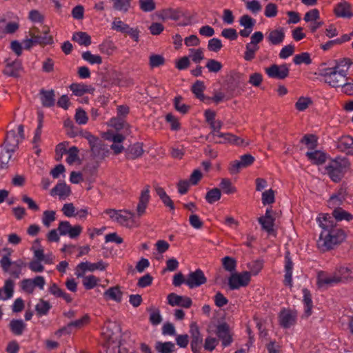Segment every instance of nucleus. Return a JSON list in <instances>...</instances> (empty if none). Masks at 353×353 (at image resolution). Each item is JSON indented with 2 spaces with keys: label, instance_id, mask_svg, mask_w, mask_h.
<instances>
[{
  "label": "nucleus",
  "instance_id": "nucleus-42",
  "mask_svg": "<svg viewBox=\"0 0 353 353\" xmlns=\"http://www.w3.org/2000/svg\"><path fill=\"white\" fill-rule=\"evenodd\" d=\"M183 98L181 96H177L174 99V106L176 110L180 113L185 114L188 112L190 109V106L185 103H182L181 101Z\"/></svg>",
  "mask_w": 353,
  "mask_h": 353
},
{
  "label": "nucleus",
  "instance_id": "nucleus-57",
  "mask_svg": "<svg viewBox=\"0 0 353 353\" xmlns=\"http://www.w3.org/2000/svg\"><path fill=\"white\" fill-rule=\"evenodd\" d=\"M222 47L221 41L217 38H213L208 41V48L210 51L217 52Z\"/></svg>",
  "mask_w": 353,
  "mask_h": 353
},
{
  "label": "nucleus",
  "instance_id": "nucleus-28",
  "mask_svg": "<svg viewBox=\"0 0 353 353\" xmlns=\"http://www.w3.org/2000/svg\"><path fill=\"white\" fill-rule=\"evenodd\" d=\"M123 293L120 290V288L119 286H114L110 288L104 292V296L106 299H109L116 302H121L122 299Z\"/></svg>",
  "mask_w": 353,
  "mask_h": 353
},
{
  "label": "nucleus",
  "instance_id": "nucleus-17",
  "mask_svg": "<svg viewBox=\"0 0 353 353\" xmlns=\"http://www.w3.org/2000/svg\"><path fill=\"white\" fill-rule=\"evenodd\" d=\"M334 12L338 17L350 19L353 17L351 4L347 1H343L338 3L334 8Z\"/></svg>",
  "mask_w": 353,
  "mask_h": 353
},
{
  "label": "nucleus",
  "instance_id": "nucleus-45",
  "mask_svg": "<svg viewBox=\"0 0 353 353\" xmlns=\"http://www.w3.org/2000/svg\"><path fill=\"white\" fill-rule=\"evenodd\" d=\"M223 268L228 272H232L236 270V261L230 256H225L222 259Z\"/></svg>",
  "mask_w": 353,
  "mask_h": 353
},
{
  "label": "nucleus",
  "instance_id": "nucleus-34",
  "mask_svg": "<svg viewBox=\"0 0 353 353\" xmlns=\"http://www.w3.org/2000/svg\"><path fill=\"white\" fill-rule=\"evenodd\" d=\"M113 3V8L115 10L127 12L131 6V0H110Z\"/></svg>",
  "mask_w": 353,
  "mask_h": 353
},
{
  "label": "nucleus",
  "instance_id": "nucleus-52",
  "mask_svg": "<svg viewBox=\"0 0 353 353\" xmlns=\"http://www.w3.org/2000/svg\"><path fill=\"white\" fill-rule=\"evenodd\" d=\"M205 67L210 72L216 73L221 70L223 65L220 61L211 59L208 61Z\"/></svg>",
  "mask_w": 353,
  "mask_h": 353
},
{
  "label": "nucleus",
  "instance_id": "nucleus-27",
  "mask_svg": "<svg viewBox=\"0 0 353 353\" xmlns=\"http://www.w3.org/2000/svg\"><path fill=\"white\" fill-rule=\"evenodd\" d=\"M334 218L333 216L329 214H321V216L317 219V221L319 223V225L324 230L331 229L334 228L336 224L334 223Z\"/></svg>",
  "mask_w": 353,
  "mask_h": 353
},
{
  "label": "nucleus",
  "instance_id": "nucleus-21",
  "mask_svg": "<svg viewBox=\"0 0 353 353\" xmlns=\"http://www.w3.org/2000/svg\"><path fill=\"white\" fill-rule=\"evenodd\" d=\"M70 193V188L65 182L58 183L50 192L52 196L58 195L60 199H65Z\"/></svg>",
  "mask_w": 353,
  "mask_h": 353
},
{
  "label": "nucleus",
  "instance_id": "nucleus-47",
  "mask_svg": "<svg viewBox=\"0 0 353 353\" xmlns=\"http://www.w3.org/2000/svg\"><path fill=\"white\" fill-rule=\"evenodd\" d=\"M165 63V59L162 55L153 54L150 56L149 64L152 68L159 67Z\"/></svg>",
  "mask_w": 353,
  "mask_h": 353
},
{
  "label": "nucleus",
  "instance_id": "nucleus-49",
  "mask_svg": "<svg viewBox=\"0 0 353 353\" xmlns=\"http://www.w3.org/2000/svg\"><path fill=\"white\" fill-rule=\"evenodd\" d=\"M256 23L255 19L252 18L248 14L243 15L239 19V24L241 26H243L244 28L246 29H252L254 28Z\"/></svg>",
  "mask_w": 353,
  "mask_h": 353
},
{
  "label": "nucleus",
  "instance_id": "nucleus-59",
  "mask_svg": "<svg viewBox=\"0 0 353 353\" xmlns=\"http://www.w3.org/2000/svg\"><path fill=\"white\" fill-rule=\"evenodd\" d=\"M139 3L140 8L143 12H151L156 8L155 3L153 0H139Z\"/></svg>",
  "mask_w": 353,
  "mask_h": 353
},
{
  "label": "nucleus",
  "instance_id": "nucleus-55",
  "mask_svg": "<svg viewBox=\"0 0 353 353\" xmlns=\"http://www.w3.org/2000/svg\"><path fill=\"white\" fill-rule=\"evenodd\" d=\"M55 212L52 210H46L43 212L42 222L46 227H49L50 223L55 220Z\"/></svg>",
  "mask_w": 353,
  "mask_h": 353
},
{
  "label": "nucleus",
  "instance_id": "nucleus-29",
  "mask_svg": "<svg viewBox=\"0 0 353 353\" xmlns=\"http://www.w3.org/2000/svg\"><path fill=\"white\" fill-rule=\"evenodd\" d=\"M302 291L303 294V303L305 305L304 315L305 317H308L312 314V309L313 307L312 295L310 292L306 288L303 289Z\"/></svg>",
  "mask_w": 353,
  "mask_h": 353
},
{
  "label": "nucleus",
  "instance_id": "nucleus-14",
  "mask_svg": "<svg viewBox=\"0 0 353 353\" xmlns=\"http://www.w3.org/2000/svg\"><path fill=\"white\" fill-rule=\"evenodd\" d=\"M19 141V139L17 136L15 131L12 130L7 132L3 146L7 153H13L18 148Z\"/></svg>",
  "mask_w": 353,
  "mask_h": 353
},
{
  "label": "nucleus",
  "instance_id": "nucleus-31",
  "mask_svg": "<svg viewBox=\"0 0 353 353\" xmlns=\"http://www.w3.org/2000/svg\"><path fill=\"white\" fill-rule=\"evenodd\" d=\"M306 156L311 161L318 165L323 164L326 160L325 154L319 150L307 152Z\"/></svg>",
  "mask_w": 353,
  "mask_h": 353
},
{
  "label": "nucleus",
  "instance_id": "nucleus-44",
  "mask_svg": "<svg viewBox=\"0 0 353 353\" xmlns=\"http://www.w3.org/2000/svg\"><path fill=\"white\" fill-rule=\"evenodd\" d=\"M129 27V25L123 22L119 18L116 17L112 23L111 28L117 32L125 34Z\"/></svg>",
  "mask_w": 353,
  "mask_h": 353
},
{
  "label": "nucleus",
  "instance_id": "nucleus-32",
  "mask_svg": "<svg viewBox=\"0 0 353 353\" xmlns=\"http://www.w3.org/2000/svg\"><path fill=\"white\" fill-rule=\"evenodd\" d=\"M332 216L334 218V220L336 221H341L343 220H346L347 221H351L353 219V216L341 208H336L332 212Z\"/></svg>",
  "mask_w": 353,
  "mask_h": 353
},
{
  "label": "nucleus",
  "instance_id": "nucleus-6",
  "mask_svg": "<svg viewBox=\"0 0 353 353\" xmlns=\"http://www.w3.org/2000/svg\"><path fill=\"white\" fill-rule=\"evenodd\" d=\"M190 334L191 339V350L193 353H201L203 348V340L199 326L196 322H192L190 325Z\"/></svg>",
  "mask_w": 353,
  "mask_h": 353
},
{
  "label": "nucleus",
  "instance_id": "nucleus-60",
  "mask_svg": "<svg viewBox=\"0 0 353 353\" xmlns=\"http://www.w3.org/2000/svg\"><path fill=\"white\" fill-rule=\"evenodd\" d=\"M191 54L189 55L192 60L196 63H199L204 59L203 50L201 48L199 49H190Z\"/></svg>",
  "mask_w": 353,
  "mask_h": 353
},
{
  "label": "nucleus",
  "instance_id": "nucleus-2",
  "mask_svg": "<svg viewBox=\"0 0 353 353\" xmlns=\"http://www.w3.org/2000/svg\"><path fill=\"white\" fill-rule=\"evenodd\" d=\"M150 199V186L146 185L141 191L139 196V203L137 207V214L130 210H125L123 212L129 214L130 216L128 218L126 216L119 214V216H117V221L121 225H126L127 221L129 220L132 222H134V218L136 216L141 217L145 213V209L148 207Z\"/></svg>",
  "mask_w": 353,
  "mask_h": 353
},
{
  "label": "nucleus",
  "instance_id": "nucleus-11",
  "mask_svg": "<svg viewBox=\"0 0 353 353\" xmlns=\"http://www.w3.org/2000/svg\"><path fill=\"white\" fill-rule=\"evenodd\" d=\"M206 282L207 278L201 269H196L195 271L190 272L186 278V285L190 289L199 287Z\"/></svg>",
  "mask_w": 353,
  "mask_h": 353
},
{
  "label": "nucleus",
  "instance_id": "nucleus-25",
  "mask_svg": "<svg viewBox=\"0 0 353 353\" xmlns=\"http://www.w3.org/2000/svg\"><path fill=\"white\" fill-rule=\"evenodd\" d=\"M14 281L11 279H7L3 288H0V300H6L10 299L14 292Z\"/></svg>",
  "mask_w": 353,
  "mask_h": 353
},
{
  "label": "nucleus",
  "instance_id": "nucleus-40",
  "mask_svg": "<svg viewBox=\"0 0 353 353\" xmlns=\"http://www.w3.org/2000/svg\"><path fill=\"white\" fill-rule=\"evenodd\" d=\"M274 221L275 219H258V221L261 225L262 229L268 234H272L274 232Z\"/></svg>",
  "mask_w": 353,
  "mask_h": 353
},
{
  "label": "nucleus",
  "instance_id": "nucleus-48",
  "mask_svg": "<svg viewBox=\"0 0 353 353\" xmlns=\"http://www.w3.org/2000/svg\"><path fill=\"white\" fill-rule=\"evenodd\" d=\"M82 58L91 64H101L102 58L99 55L92 54L90 51L83 52Z\"/></svg>",
  "mask_w": 353,
  "mask_h": 353
},
{
  "label": "nucleus",
  "instance_id": "nucleus-23",
  "mask_svg": "<svg viewBox=\"0 0 353 353\" xmlns=\"http://www.w3.org/2000/svg\"><path fill=\"white\" fill-rule=\"evenodd\" d=\"M143 153L142 143H136L130 145L125 150V156L127 159H135L140 157Z\"/></svg>",
  "mask_w": 353,
  "mask_h": 353
},
{
  "label": "nucleus",
  "instance_id": "nucleus-35",
  "mask_svg": "<svg viewBox=\"0 0 353 353\" xmlns=\"http://www.w3.org/2000/svg\"><path fill=\"white\" fill-rule=\"evenodd\" d=\"M100 142L101 141L97 139L96 141H93L92 143L89 144L92 154L94 157L101 158L104 156V150Z\"/></svg>",
  "mask_w": 353,
  "mask_h": 353
},
{
  "label": "nucleus",
  "instance_id": "nucleus-20",
  "mask_svg": "<svg viewBox=\"0 0 353 353\" xmlns=\"http://www.w3.org/2000/svg\"><path fill=\"white\" fill-rule=\"evenodd\" d=\"M22 70L21 62L19 60H15L10 63H7L3 72L5 75L12 77H19V72Z\"/></svg>",
  "mask_w": 353,
  "mask_h": 353
},
{
  "label": "nucleus",
  "instance_id": "nucleus-9",
  "mask_svg": "<svg viewBox=\"0 0 353 353\" xmlns=\"http://www.w3.org/2000/svg\"><path fill=\"white\" fill-rule=\"evenodd\" d=\"M334 67L331 75H329L328 79L325 80V82L332 88H339L345 83V81H348L349 78L347 77V70L341 69V70H336Z\"/></svg>",
  "mask_w": 353,
  "mask_h": 353
},
{
  "label": "nucleus",
  "instance_id": "nucleus-61",
  "mask_svg": "<svg viewBox=\"0 0 353 353\" xmlns=\"http://www.w3.org/2000/svg\"><path fill=\"white\" fill-rule=\"evenodd\" d=\"M274 192L272 189L265 191L262 194V203L263 205L274 203Z\"/></svg>",
  "mask_w": 353,
  "mask_h": 353
},
{
  "label": "nucleus",
  "instance_id": "nucleus-50",
  "mask_svg": "<svg viewBox=\"0 0 353 353\" xmlns=\"http://www.w3.org/2000/svg\"><path fill=\"white\" fill-rule=\"evenodd\" d=\"M181 12L179 10H173V9H166L163 10L161 14V17L163 19H173L178 20L180 17Z\"/></svg>",
  "mask_w": 353,
  "mask_h": 353
},
{
  "label": "nucleus",
  "instance_id": "nucleus-26",
  "mask_svg": "<svg viewBox=\"0 0 353 353\" xmlns=\"http://www.w3.org/2000/svg\"><path fill=\"white\" fill-rule=\"evenodd\" d=\"M205 89L204 83L201 81H196L192 86L191 90L195 94L196 97L201 101L205 102V100H210V97H205L203 92Z\"/></svg>",
  "mask_w": 353,
  "mask_h": 353
},
{
  "label": "nucleus",
  "instance_id": "nucleus-43",
  "mask_svg": "<svg viewBox=\"0 0 353 353\" xmlns=\"http://www.w3.org/2000/svg\"><path fill=\"white\" fill-rule=\"evenodd\" d=\"M70 90L74 95L81 97L89 92L88 86L81 83H72L70 85Z\"/></svg>",
  "mask_w": 353,
  "mask_h": 353
},
{
  "label": "nucleus",
  "instance_id": "nucleus-30",
  "mask_svg": "<svg viewBox=\"0 0 353 353\" xmlns=\"http://www.w3.org/2000/svg\"><path fill=\"white\" fill-rule=\"evenodd\" d=\"M72 40L81 46H88L91 44V37L86 32H77L72 35Z\"/></svg>",
  "mask_w": 353,
  "mask_h": 353
},
{
  "label": "nucleus",
  "instance_id": "nucleus-58",
  "mask_svg": "<svg viewBox=\"0 0 353 353\" xmlns=\"http://www.w3.org/2000/svg\"><path fill=\"white\" fill-rule=\"evenodd\" d=\"M74 119L79 125L85 124L88 120L86 112L81 108L77 109Z\"/></svg>",
  "mask_w": 353,
  "mask_h": 353
},
{
  "label": "nucleus",
  "instance_id": "nucleus-12",
  "mask_svg": "<svg viewBox=\"0 0 353 353\" xmlns=\"http://www.w3.org/2000/svg\"><path fill=\"white\" fill-rule=\"evenodd\" d=\"M340 283V278L335 272L332 274L325 272H319L317 276V284L319 288H328Z\"/></svg>",
  "mask_w": 353,
  "mask_h": 353
},
{
  "label": "nucleus",
  "instance_id": "nucleus-13",
  "mask_svg": "<svg viewBox=\"0 0 353 353\" xmlns=\"http://www.w3.org/2000/svg\"><path fill=\"white\" fill-rule=\"evenodd\" d=\"M168 303L171 306H180L184 308H190L192 305V299L188 296L170 293L167 297Z\"/></svg>",
  "mask_w": 353,
  "mask_h": 353
},
{
  "label": "nucleus",
  "instance_id": "nucleus-19",
  "mask_svg": "<svg viewBox=\"0 0 353 353\" xmlns=\"http://www.w3.org/2000/svg\"><path fill=\"white\" fill-rule=\"evenodd\" d=\"M296 316L290 310H283L279 315V321L282 327L289 328L296 322Z\"/></svg>",
  "mask_w": 353,
  "mask_h": 353
},
{
  "label": "nucleus",
  "instance_id": "nucleus-39",
  "mask_svg": "<svg viewBox=\"0 0 353 353\" xmlns=\"http://www.w3.org/2000/svg\"><path fill=\"white\" fill-rule=\"evenodd\" d=\"M174 344L172 342L156 343L155 348L160 353H171L174 350Z\"/></svg>",
  "mask_w": 353,
  "mask_h": 353
},
{
  "label": "nucleus",
  "instance_id": "nucleus-7",
  "mask_svg": "<svg viewBox=\"0 0 353 353\" xmlns=\"http://www.w3.org/2000/svg\"><path fill=\"white\" fill-rule=\"evenodd\" d=\"M250 281V273L248 271L242 273H232L228 279V285L230 290H237L240 287L247 286Z\"/></svg>",
  "mask_w": 353,
  "mask_h": 353
},
{
  "label": "nucleus",
  "instance_id": "nucleus-64",
  "mask_svg": "<svg viewBox=\"0 0 353 353\" xmlns=\"http://www.w3.org/2000/svg\"><path fill=\"white\" fill-rule=\"evenodd\" d=\"M263 263L261 261H255L248 264L250 274L256 275L262 269Z\"/></svg>",
  "mask_w": 353,
  "mask_h": 353
},
{
  "label": "nucleus",
  "instance_id": "nucleus-41",
  "mask_svg": "<svg viewBox=\"0 0 353 353\" xmlns=\"http://www.w3.org/2000/svg\"><path fill=\"white\" fill-rule=\"evenodd\" d=\"M25 326V323L22 320H12L10 323V328L11 331L16 335L22 334Z\"/></svg>",
  "mask_w": 353,
  "mask_h": 353
},
{
  "label": "nucleus",
  "instance_id": "nucleus-18",
  "mask_svg": "<svg viewBox=\"0 0 353 353\" xmlns=\"http://www.w3.org/2000/svg\"><path fill=\"white\" fill-rule=\"evenodd\" d=\"M293 262L291 259L290 252H286L285 255V279L284 284L285 285H292V269Z\"/></svg>",
  "mask_w": 353,
  "mask_h": 353
},
{
  "label": "nucleus",
  "instance_id": "nucleus-1",
  "mask_svg": "<svg viewBox=\"0 0 353 353\" xmlns=\"http://www.w3.org/2000/svg\"><path fill=\"white\" fill-rule=\"evenodd\" d=\"M345 237L346 234L343 230L334 227L321 232L317 245L321 250L325 252L341 243Z\"/></svg>",
  "mask_w": 353,
  "mask_h": 353
},
{
  "label": "nucleus",
  "instance_id": "nucleus-24",
  "mask_svg": "<svg viewBox=\"0 0 353 353\" xmlns=\"http://www.w3.org/2000/svg\"><path fill=\"white\" fill-rule=\"evenodd\" d=\"M284 38L285 32L282 28L270 31L267 37L268 40L273 45L281 43Z\"/></svg>",
  "mask_w": 353,
  "mask_h": 353
},
{
  "label": "nucleus",
  "instance_id": "nucleus-33",
  "mask_svg": "<svg viewBox=\"0 0 353 353\" xmlns=\"http://www.w3.org/2000/svg\"><path fill=\"white\" fill-rule=\"evenodd\" d=\"M338 276L340 278V282L347 281L350 279H353V268L347 267H341L337 272H336Z\"/></svg>",
  "mask_w": 353,
  "mask_h": 353
},
{
  "label": "nucleus",
  "instance_id": "nucleus-51",
  "mask_svg": "<svg viewBox=\"0 0 353 353\" xmlns=\"http://www.w3.org/2000/svg\"><path fill=\"white\" fill-rule=\"evenodd\" d=\"M90 317L88 314H85L82 318L71 321L68 323L70 330L72 331V328L79 329L82 327L84 325L87 324L89 322Z\"/></svg>",
  "mask_w": 353,
  "mask_h": 353
},
{
  "label": "nucleus",
  "instance_id": "nucleus-63",
  "mask_svg": "<svg viewBox=\"0 0 353 353\" xmlns=\"http://www.w3.org/2000/svg\"><path fill=\"white\" fill-rule=\"evenodd\" d=\"M152 281L153 277L148 273L138 280L137 286L139 288H146L152 284Z\"/></svg>",
  "mask_w": 353,
  "mask_h": 353
},
{
  "label": "nucleus",
  "instance_id": "nucleus-46",
  "mask_svg": "<svg viewBox=\"0 0 353 353\" xmlns=\"http://www.w3.org/2000/svg\"><path fill=\"white\" fill-rule=\"evenodd\" d=\"M293 61L296 65H300L301 63L309 65L312 63V59L309 53L302 52L295 55L293 59Z\"/></svg>",
  "mask_w": 353,
  "mask_h": 353
},
{
  "label": "nucleus",
  "instance_id": "nucleus-53",
  "mask_svg": "<svg viewBox=\"0 0 353 353\" xmlns=\"http://www.w3.org/2000/svg\"><path fill=\"white\" fill-rule=\"evenodd\" d=\"M220 188L225 194H232L236 192V188L232 186V183L228 179H223L220 183Z\"/></svg>",
  "mask_w": 353,
  "mask_h": 353
},
{
  "label": "nucleus",
  "instance_id": "nucleus-37",
  "mask_svg": "<svg viewBox=\"0 0 353 353\" xmlns=\"http://www.w3.org/2000/svg\"><path fill=\"white\" fill-rule=\"evenodd\" d=\"M51 307L52 306L48 301L41 299L39 302L36 305L35 310L38 315L43 316L47 315Z\"/></svg>",
  "mask_w": 353,
  "mask_h": 353
},
{
  "label": "nucleus",
  "instance_id": "nucleus-4",
  "mask_svg": "<svg viewBox=\"0 0 353 353\" xmlns=\"http://www.w3.org/2000/svg\"><path fill=\"white\" fill-rule=\"evenodd\" d=\"M243 84V74L239 72L231 74L226 81L225 90L228 99L237 96L240 94L239 88Z\"/></svg>",
  "mask_w": 353,
  "mask_h": 353
},
{
  "label": "nucleus",
  "instance_id": "nucleus-10",
  "mask_svg": "<svg viewBox=\"0 0 353 353\" xmlns=\"http://www.w3.org/2000/svg\"><path fill=\"white\" fill-rule=\"evenodd\" d=\"M265 70L269 77L280 80L285 79L290 74V68L287 64H273Z\"/></svg>",
  "mask_w": 353,
  "mask_h": 353
},
{
  "label": "nucleus",
  "instance_id": "nucleus-3",
  "mask_svg": "<svg viewBox=\"0 0 353 353\" xmlns=\"http://www.w3.org/2000/svg\"><path fill=\"white\" fill-rule=\"evenodd\" d=\"M350 163L346 158H337L325 168L327 174L334 182H339L350 168Z\"/></svg>",
  "mask_w": 353,
  "mask_h": 353
},
{
  "label": "nucleus",
  "instance_id": "nucleus-36",
  "mask_svg": "<svg viewBox=\"0 0 353 353\" xmlns=\"http://www.w3.org/2000/svg\"><path fill=\"white\" fill-rule=\"evenodd\" d=\"M221 196V192L219 188H214L209 190L205 195V200L208 203L212 204L219 201Z\"/></svg>",
  "mask_w": 353,
  "mask_h": 353
},
{
  "label": "nucleus",
  "instance_id": "nucleus-56",
  "mask_svg": "<svg viewBox=\"0 0 353 353\" xmlns=\"http://www.w3.org/2000/svg\"><path fill=\"white\" fill-rule=\"evenodd\" d=\"M66 153L68 154L66 161L70 165L74 163L79 159V149L76 146L71 147L68 150H67Z\"/></svg>",
  "mask_w": 353,
  "mask_h": 353
},
{
  "label": "nucleus",
  "instance_id": "nucleus-62",
  "mask_svg": "<svg viewBox=\"0 0 353 353\" xmlns=\"http://www.w3.org/2000/svg\"><path fill=\"white\" fill-rule=\"evenodd\" d=\"M310 103H312V101L310 98L301 97L296 101L295 107L298 110L303 111L307 108Z\"/></svg>",
  "mask_w": 353,
  "mask_h": 353
},
{
  "label": "nucleus",
  "instance_id": "nucleus-5",
  "mask_svg": "<svg viewBox=\"0 0 353 353\" xmlns=\"http://www.w3.org/2000/svg\"><path fill=\"white\" fill-rule=\"evenodd\" d=\"M49 31V28H46V30L43 31L44 36L36 35L34 32L30 31L29 35L30 38L23 41L24 48L30 50L35 45H47L52 43V37L48 35Z\"/></svg>",
  "mask_w": 353,
  "mask_h": 353
},
{
  "label": "nucleus",
  "instance_id": "nucleus-22",
  "mask_svg": "<svg viewBox=\"0 0 353 353\" xmlns=\"http://www.w3.org/2000/svg\"><path fill=\"white\" fill-rule=\"evenodd\" d=\"M41 100L43 107L50 108L55 103V92L54 90H46L41 89L40 90Z\"/></svg>",
  "mask_w": 353,
  "mask_h": 353
},
{
  "label": "nucleus",
  "instance_id": "nucleus-15",
  "mask_svg": "<svg viewBox=\"0 0 353 353\" xmlns=\"http://www.w3.org/2000/svg\"><path fill=\"white\" fill-rule=\"evenodd\" d=\"M216 334L222 341L223 346H228L232 342V338L230 334L229 326L226 323H223L217 325Z\"/></svg>",
  "mask_w": 353,
  "mask_h": 353
},
{
  "label": "nucleus",
  "instance_id": "nucleus-38",
  "mask_svg": "<svg viewBox=\"0 0 353 353\" xmlns=\"http://www.w3.org/2000/svg\"><path fill=\"white\" fill-rule=\"evenodd\" d=\"M259 49L258 45L252 44L248 43L245 46V52L243 58L248 61H252L255 57V53Z\"/></svg>",
  "mask_w": 353,
  "mask_h": 353
},
{
  "label": "nucleus",
  "instance_id": "nucleus-54",
  "mask_svg": "<svg viewBox=\"0 0 353 353\" xmlns=\"http://www.w3.org/2000/svg\"><path fill=\"white\" fill-rule=\"evenodd\" d=\"M83 277V285L86 290H91L97 285L98 279L94 275H89Z\"/></svg>",
  "mask_w": 353,
  "mask_h": 353
},
{
  "label": "nucleus",
  "instance_id": "nucleus-16",
  "mask_svg": "<svg viewBox=\"0 0 353 353\" xmlns=\"http://www.w3.org/2000/svg\"><path fill=\"white\" fill-rule=\"evenodd\" d=\"M336 148L341 152L353 154V138L349 135L341 137L336 142Z\"/></svg>",
  "mask_w": 353,
  "mask_h": 353
},
{
  "label": "nucleus",
  "instance_id": "nucleus-8",
  "mask_svg": "<svg viewBox=\"0 0 353 353\" xmlns=\"http://www.w3.org/2000/svg\"><path fill=\"white\" fill-rule=\"evenodd\" d=\"M82 227L79 225L72 226L69 221H62L59 222L57 230L61 236L68 235L71 239H76L82 232Z\"/></svg>",
  "mask_w": 353,
  "mask_h": 353
}]
</instances>
